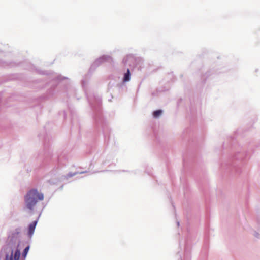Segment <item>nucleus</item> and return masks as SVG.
<instances>
[{
    "label": "nucleus",
    "mask_w": 260,
    "mask_h": 260,
    "mask_svg": "<svg viewBox=\"0 0 260 260\" xmlns=\"http://www.w3.org/2000/svg\"><path fill=\"white\" fill-rule=\"evenodd\" d=\"M43 199L44 196L42 193H39L36 189L30 190L25 196L26 207L30 210H32L37 202Z\"/></svg>",
    "instance_id": "nucleus-1"
},
{
    "label": "nucleus",
    "mask_w": 260,
    "mask_h": 260,
    "mask_svg": "<svg viewBox=\"0 0 260 260\" xmlns=\"http://www.w3.org/2000/svg\"><path fill=\"white\" fill-rule=\"evenodd\" d=\"M37 223V221H35L29 225L28 233L30 237L33 235Z\"/></svg>",
    "instance_id": "nucleus-2"
},
{
    "label": "nucleus",
    "mask_w": 260,
    "mask_h": 260,
    "mask_svg": "<svg viewBox=\"0 0 260 260\" xmlns=\"http://www.w3.org/2000/svg\"><path fill=\"white\" fill-rule=\"evenodd\" d=\"M130 79V71L129 69H127V72L124 74V77L123 78L124 82L128 81Z\"/></svg>",
    "instance_id": "nucleus-3"
},
{
    "label": "nucleus",
    "mask_w": 260,
    "mask_h": 260,
    "mask_svg": "<svg viewBox=\"0 0 260 260\" xmlns=\"http://www.w3.org/2000/svg\"><path fill=\"white\" fill-rule=\"evenodd\" d=\"M162 113V111L161 110H156L153 112V115L155 118H157L161 115Z\"/></svg>",
    "instance_id": "nucleus-4"
},
{
    "label": "nucleus",
    "mask_w": 260,
    "mask_h": 260,
    "mask_svg": "<svg viewBox=\"0 0 260 260\" xmlns=\"http://www.w3.org/2000/svg\"><path fill=\"white\" fill-rule=\"evenodd\" d=\"M20 257V251L19 250L17 249L15 252L14 258L15 260H19Z\"/></svg>",
    "instance_id": "nucleus-5"
},
{
    "label": "nucleus",
    "mask_w": 260,
    "mask_h": 260,
    "mask_svg": "<svg viewBox=\"0 0 260 260\" xmlns=\"http://www.w3.org/2000/svg\"><path fill=\"white\" fill-rule=\"evenodd\" d=\"M29 250V246H27L24 249V250L22 253V256L24 258H25L26 257Z\"/></svg>",
    "instance_id": "nucleus-6"
},
{
    "label": "nucleus",
    "mask_w": 260,
    "mask_h": 260,
    "mask_svg": "<svg viewBox=\"0 0 260 260\" xmlns=\"http://www.w3.org/2000/svg\"><path fill=\"white\" fill-rule=\"evenodd\" d=\"M10 260H13V259H12V258H11L10 259Z\"/></svg>",
    "instance_id": "nucleus-7"
}]
</instances>
